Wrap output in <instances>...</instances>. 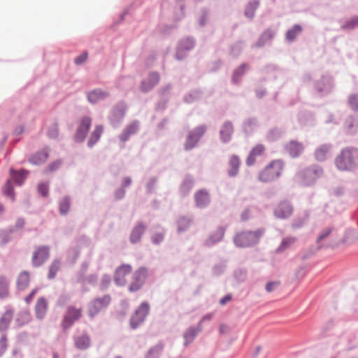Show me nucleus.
Wrapping results in <instances>:
<instances>
[{"instance_id": "obj_1", "label": "nucleus", "mask_w": 358, "mask_h": 358, "mask_svg": "<svg viewBox=\"0 0 358 358\" xmlns=\"http://www.w3.org/2000/svg\"><path fill=\"white\" fill-rule=\"evenodd\" d=\"M358 150L353 147L343 149L341 154L335 159L336 166L340 171H351L357 166Z\"/></svg>"}, {"instance_id": "obj_2", "label": "nucleus", "mask_w": 358, "mask_h": 358, "mask_svg": "<svg viewBox=\"0 0 358 358\" xmlns=\"http://www.w3.org/2000/svg\"><path fill=\"white\" fill-rule=\"evenodd\" d=\"M264 233V228L255 231H245L236 234L234 238V243L238 248L252 247L259 242Z\"/></svg>"}, {"instance_id": "obj_3", "label": "nucleus", "mask_w": 358, "mask_h": 358, "mask_svg": "<svg viewBox=\"0 0 358 358\" xmlns=\"http://www.w3.org/2000/svg\"><path fill=\"white\" fill-rule=\"evenodd\" d=\"M322 175V168L319 165L313 164L298 172L296 178L300 185L303 186H310L313 185L318 178H321Z\"/></svg>"}, {"instance_id": "obj_4", "label": "nucleus", "mask_w": 358, "mask_h": 358, "mask_svg": "<svg viewBox=\"0 0 358 358\" xmlns=\"http://www.w3.org/2000/svg\"><path fill=\"white\" fill-rule=\"evenodd\" d=\"M283 168L284 163L282 160H273L259 172L258 179L264 183L274 181L280 176Z\"/></svg>"}, {"instance_id": "obj_5", "label": "nucleus", "mask_w": 358, "mask_h": 358, "mask_svg": "<svg viewBox=\"0 0 358 358\" xmlns=\"http://www.w3.org/2000/svg\"><path fill=\"white\" fill-rule=\"evenodd\" d=\"M149 275V269L146 266H141L135 270L131 276V282L128 287L131 293L139 291L145 285Z\"/></svg>"}, {"instance_id": "obj_6", "label": "nucleus", "mask_w": 358, "mask_h": 358, "mask_svg": "<svg viewBox=\"0 0 358 358\" xmlns=\"http://www.w3.org/2000/svg\"><path fill=\"white\" fill-rule=\"evenodd\" d=\"M207 127L201 124L190 130L186 137L183 148L185 151H190L197 146L199 141L206 132Z\"/></svg>"}, {"instance_id": "obj_7", "label": "nucleus", "mask_w": 358, "mask_h": 358, "mask_svg": "<svg viewBox=\"0 0 358 358\" xmlns=\"http://www.w3.org/2000/svg\"><path fill=\"white\" fill-rule=\"evenodd\" d=\"M150 310L149 303L147 301L142 302L129 320L130 328L135 330L143 324L150 313Z\"/></svg>"}, {"instance_id": "obj_8", "label": "nucleus", "mask_w": 358, "mask_h": 358, "mask_svg": "<svg viewBox=\"0 0 358 358\" xmlns=\"http://www.w3.org/2000/svg\"><path fill=\"white\" fill-rule=\"evenodd\" d=\"M127 106L124 101L117 103L110 109L108 119L113 128H117L121 124L126 115Z\"/></svg>"}, {"instance_id": "obj_9", "label": "nucleus", "mask_w": 358, "mask_h": 358, "mask_svg": "<svg viewBox=\"0 0 358 358\" xmlns=\"http://www.w3.org/2000/svg\"><path fill=\"white\" fill-rule=\"evenodd\" d=\"M111 297L109 294H105L102 297H97L92 300L88 306V315L94 319L102 309L106 308L110 303Z\"/></svg>"}, {"instance_id": "obj_10", "label": "nucleus", "mask_w": 358, "mask_h": 358, "mask_svg": "<svg viewBox=\"0 0 358 358\" xmlns=\"http://www.w3.org/2000/svg\"><path fill=\"white\" fill-rule=\"evenodd\" d=\"M334 87V80L329 75H322L314 83V89L320 96L330 94Z\"/></svg>"}, {"instance_id": "obj_11", "label": "nucleus", "mask_w": 358, "mask_h": 358, "mask_svg": "<svg viewBox=\"0 0 358 358\" xmlns=\"http://www.w3.org/2000/svg\"><path fill=\"white\" fill-rule=\"evenodd\" d=\"M91 125L92 120L90 117L85 116L81 119L73 136V140L76 143H81L85 141Z\"/></svg>"}, {"instance_id": "obj_12", "label": "nucleus", "mask_w": 358, "mask_h": 358, "mask_svg": "<svg viewBox=\"0 0 358 358\" xmlns=\"http://www.w3.org/2000/svg\"><path fill=\"white\" fill-rule=\"evenodd\" d=\"M81 313L82 310L80 308H76L73 306H69L62 322V327L63 329L66 330L69 329L75 322L80 318L82 315Z\"/></svg>"}, {"instance_id": "obj_13", "label": "nucleus", "mask_w": 358, "mask_h": 358, "mask_svg": "<svg viewBox=\"0 0 358 358\" xmlns=\"http://www.w3.org/2000/svg\"><path fill=\"white\" fill-rule=\"evenodd\" d=\"M293 206L288 200H282L279 202L273 210V215L279 220L288 219L293 213Z\"/></svg>"}, {"instance_id": "obj_14", "label": "nucleus", "mask_w": 358, "mask_h": 358, "mask_svg": "<svg viewBox=\"0 0 358 358\" xmlns=\"http://www.w3.org/2000/svg\"><path fill=\"white\" fill-rule=\"evenodd\" d=\"M195 46V41L192 37H187L181 40L176 49V58L178 60H182L187 56V52L192 50Z\"/></svg>"}, {"instance_id": "obj_15", "label": "nucleus", "mask_w": 358, "mask_h": 358, "mask_svg": "<svg viewBox=\"0 0 358 358\" xmlns=\"http://www.w3.org/2000/svg\"><path fill=\"white\" fill-rule=\"evenodd\" d=\"M132 271L129 264H122L117 267L114 273V282L118 287H124L127 284L126 276Z\"/></svg>"}, {"instance_id": "obj_16", "label": "nucleus", "mask_w": 358, "mask_h": 358, "mask_svg": "<svg viewBox=\"0 0 358 358\" xmlns=\"http://www.w3.org/2000/svg\"><path fill=\"white\" fill-rule=\"evenodd\" d=\"M160 75L157 71L150 72L148 77L143 79L140 85V90L143 93L150 92L159 82Z\"/></svg>"}, {"instance_id": "obj_17", "label": "nucleus", "mask_w": 358, "mask_h": 358, "mask_svg": "<svg viewBox=\"0 0 358 358\" xmlns=\"http://www.w3.org/2000/svg\"><path fill=\"white\" fill-rule=\"evenodd\" d=\"M22 180V173L20 171L15 172L12 169H10V179L8 180L7 183L3 187L4 194L10 197L12 200L14 199L13 193L12 182L15 183L17 185H20Z\"/></svg>"}, {"instance_id": "obj_18", "label": "nucleus", "mask_w": 358, "mask_h": 358, "mask_svg": "<svg viewBox=\"0 0 358 358\" xmlns=\"http://www.w3.org/2000/svg\"><path fill=\"white\" fill-rule=\"evenodd\" d=\"M50 256V248L46 245L38 247L34 252L32 264L35 267L41 266Z\"/></svg>"}, {"instance_id": "obj_19", "label": "nucleus", "mask_w": 358, "mask_h": 358, "mask_svg": "<svg viewBox=\"0 0 358 358\" xmlns=\"http://www.w3.org/2000/svg\"><path fill=\"white\" fill-rule=\"evenodd\" d=\"M234 133V127L231 121L226 120L220 127L219 135L220 141L224 143H229Z\"/></svg>"}, {"instance_id": "obj_20", "label": "nucleus", "mask_w": 358, "mask_h": 358, "mask_svg": "<svg viewBox=\"0 0 358 358\" xmlns=\"http://www.w3.org/2000/svg\"><path fill=\"white\" fill-rule=\"evenodd\" d=\"M139 129L140 121L138 120L132 121L131 123L127 124L119 134V140L122 143L127 142L129 139L130 136L135 135L138 132Z\"/></svg>"}, {"instance_id": "obj_21", "label": "nucleus", "mask_w": 358, "mask_h": 358, "mask_svg": "<svg viewBox=\"0 0 358 358\" xmlns=\"http://www.w3.org/2000/svg\"><path fill=\"white\" fill-rule=\"evenodd\" d=\"M147 225L143 221H138L132 228L130 236L129 241L132 244H136L141 240L142 236L147 230Z\"/></svg>"}, {"instance_id": "obj_22", "label": "nucleus", "mask_w": 358, "mask_h": 358, "mask_svg": "<svg viewBox=\"0 0 358 358\" xmlns=\"http://www.w3.org/2000/svg\"><path fill=\"white\" fill-rule=\"evenodd\" d=\"M194 199L196 207L199 209H204L207 208L210 203V194L205 189L196 191L194 193Z\"/></svg>"}, {"instance_id": "obj_23", "label": "nucleus", "mask_w": 358, "mask_h": 358, "mask_svg": "<svg viewBox=\"0 0 358 358\" xmlns=\"http://www.w3.org/2000/svg\"><path fill=\"white\" fill-rule=\"evenodd\" d=\"M109 95L110 94L108 91L101 88L92 90L87 93V100L92 104H96L99 101L106 99Z\"/></svg>"}, {"instance_id": "obj_24", "label": "nucleus", "mask_w": 358, "mask_h": 358, "mask_svg": "<svg viewBox=\"0 0 358 358\" xmlns=\"http://www.w3.org/2000/svg\"><path fill=\"white\" fill-rule=\"evenodd\" d=\"M259 120L256 117H250L244 120L241 124L243 132L247 136H251L259 127Z\"/></svg>"}, {"instance_id": "obj_25", "label": "nucleus", "mask_w": 358, "mask_h": 358, "mask_svg": "<svg viewBox=\"0 0 358 358\" xmlns=\"http://www.w3.org/2000/svg\"><path fill=\"white\" fill-rule=\"evenodd\" d=\"M202 331L201 324H197L196 327H190L187 328L183 334L184 346L187 347L196 338L197 335Z\"/></svg>"}, {"instance_id": "obj_26", "label": "nucleus", "mask_w": 358, "mask_h": 358, "mask_svg": "<svg viewBox=\"0 0 358 358\" xmlns=\"http://www.w3.org/2000/svg\"><path fill=\"white\" fill-rule=\"evenodd\" d=\"M228 165V176L230 178L236 177L239 173V169L241 166V159L239 157L236 155H231L229 158Z\"/></svg>"}, {"instance_id": "obj_27", "label": "nucleus", "mask_w": 358, "mask_h": 358, "mask_svg": "<svg viewBox=\"0 0 358 358\" xmlns=\"http://www.w3.org/2000/svg\"><path fill=\"white\" fill-rule=\"evenodd\" d=\"M50 148L45 147L42 150L37 151L29 157V162L34 165H40L44 163L49 157Z\"/></svg>"}, {"instance_id": "obj_28", "label": "nucleus", "mask_w": 358, "mask_h": 358, "mask_svg": "<svg viewBox=\"0 0 358 358\" xmlns=\"http://www.w3.org/2000/svg\"><path fill=\"white\" fill-rule=\"evenodd\" d=\"M285 150L289 155L294 158L299 157L303 150V144L296 141H291L285 145Z\"/></svg>"}, {"instance_id": "obj_29", "label": "nucleus", "mask_w": 358, "mask_h": 358, "mask_svg": "<svg viewBox=\"0 0 358 358\" xmlns=\"http://www.w3.org/2000/svg\"><path fill=\"white\" fill-rule=\"evenodd\" d=\"M250 69L248 63H243L238 67L235 69L231 76V83L234 85H239L241 82L242 77Z\"/></svg>"}, {"instance_id": "obj_30", "label": "nucleus", "mask_w": 358, "mask_h": 358, "mask_svg": "<svg viewBox=\"0 0 358 358\" xmlns=\"http://www.w3.org/2000/svg\"><path fill=\"white\" fill-rule=\"evenodd\" d=\"M224 234V228L222 227H219L215 230L209 236V238L206 241L205 245L206 247H212L216 243L220 242Z\"/></svg>"}, {"instance_id": "obj_31", "label": "nucleus", "mask_w": 358, "mask_h": 358, "mask_svg": "<svg viewBox=\"0 0 358 358\" xmlns=\"http://www.w3.org/2000/svg\"><path fill=\"white\" fill-rule=\"evenodd\" d=\"M344 128L347 134H355L358 128V116L354 115H348L345 120Z\"/></svg>"}, {"instance_id": "obj_32", "label": "nucleus", "mask_w": 358, "mask_h": 358, "mask_svg": "<svg viewBox=\"0 0 358 358\" xmlns=\"http://www.w3.org/2000/svg\"><path fill=\"white\" fill-rule=\"evenodd\" d=\"M153 228L156 231L151 235L152 243L159 245L164 241L166 230L159 224L155 225Z\"/></svg>"}, {"instance_id": "obj_33", "label": "nucleus", "mask_w": 358, "mask_h": 358, "mask_svg": "<svg viewBox=\"0 0 358 358\" xmlns=\"http://www.w3.org/2000/svg\"><path fill=\"white\" fill-rule=\"evenodd\" d=\"M194 180L192 176L187 175L184 178L179 189V193L181 196L185 197L189 194L194 186Z\"/></svg>"}, {"instance_id": "obj_34", "label": "nucleus", "mask_w": 358, "mask_h": 358, "mask_svg": "<svg viewBox=\"0 0 358 358\" xmlns=\"http://www.w3.org/2000/svg\"><path fill=\"white\" fill-rule=\"evenodd\" d=\"M264 150L265 148L262 144H258L255 146L247 157L246 164L249 166L254 165L256 162V157L262 155Z\"/></svg>"}, {"instance_id": "obj_35", "label": "nucleus", "mask_w": 358, "mask_h": 358, "mask_svg": "<svg viewBox=\"0 0 358 358\" xmlns=\"http://www.w3.org/2000/svg\"><path fill=\"white\" fill-rule=\"evenodd\" d=\"M48 310V303L44 297L38 299L35 306V313L38 319L42 320L45 317Z\"/></svg>"}, {"instance_id": "obj_36", "label": "nucleus", "mask_w": 358, "mask_h": 358, "mask_svg": "<svg viewBox=\"0 0 358 358\" xmlns=\"http://www.w3.org/2000/svg\"><path fill=\"white\" fill-rule=\"evenodd\" d=\"M192 222V218L191 217L185 215L178 217L176 221L178 233L182 234L186 231L191 226Z\"/></svg>"}, {"instance_id": "obj_37", "label": "nucleus", "mask_w": 358, "mask_h": 358, "mask_svg": "<svg viewBox=\"0 0 358 358\" xmlns=\"http://www.w3.org/2000/svg\"><path fill=\"white\" fill-rule=\"evenodd\" d=\"M259 5V0H252L248 1L245 8L244 15L250 20H253L255 16V12Z\"/></svg>"}, {"instance_id": "obj_38", "label": "nucleus", "mask_w": 358, "mask_h": 358, "mask_svg": "<svg viewBox=\"0 0 358 358\" xmlns=\"http://www.w3.org/2000/svg\"><path fill=\"white\" fill-rule=\"evenodd\" d=\"M275 36V32L268 28L266 29L259 36L257 43L252 45V47L262 48L265 45L268 41L272 40Z\"/></svg>"}, {"instance_id": "obj_39", "label": "nucleus", "mask_w": 358, "mask_h": 358, "mask_svg": "<svg viewBox=\"0 0 358 358\" xmlns=\"http://www.w3.org/2000/svg\"><path fill=\"white\" fill-rule=\"evenodd\" d=\"M103 127L101 125H97L94 130L91 134L90 138L87 141V146L90 148H93V146L99 141L101 136L103 133Z\"/></svg>"}, {"instance_id": "obj_40", "label": "nucleus", "mask_w": 358, "mask_h": 358, "mask_svg": "<svg viewBox=\"0 0 358 358\" xmlns=\"http://www.w3.org/2000/svg\"><path fill=\"white\" fill-rule=\"evenodd\" d=\"M302 27L299 24H295L291 29H288L285 34V38L289 42H293L296 37L302 32Z\"/></svg>"}, {"instance_id": "obj_41", "label": "nucleus", "mask_w": 358, "mask_h": 358, "mask_svg": "<svg viewBox=\"0 0 358 358\" xmlns=\"http://www.w3.org/2000/svg\"><path fill=\"white\" fill-rule=\"evenodd\" d=\"M164 345L162 343H158L157 345L151 347L146 355H145V358H159Z\"/></svg>"}, {"instance_id": "obj_42", "label": "nucleus", "mask_w": 358, "mask_h": 358, "mask_svg": "<svg viewBox=\"0 0 358 358\" xmlns=\"http://www.w3.org/2000/svg\"><path fill=\"white\" fill-rule=\"evenodd\" d=\"M331 145L324 144L318 148L315 152V157L317 161L323 162L327 159V155L331 149Z\"/></svg>"}, {"instance_id": "obj_43", "label": "nucleus", "mask_w": 358, "mask_h": 358, "mask_svg": "<svg viewBox=\"0 0 358 358\" xmlns=\"http://www.w3.org/2000/svg\"><path fill=\"white\" fill-rule=\"evenodd\" d=\"M91 340L88 335L83 334L75 340L76 347L80 350H86L90 346Z\"/></svg>"}, {"instance_id": "obj_44", "label": "nucleus", "mask_w": 358, "mask_h": 358, "mask_svg": "<svg viewBox=\"0 0 358 358\" xmlns=\"http://www.w3.org/2000/svg\"><path fill=\"white\" fill-rule=\"evenodd\" d=\"M284 134V129L278 127H274L268 130L266 134V139L269 142H273L280 138Z\"/></svg>"}, {"instance_id": "obj_45", "label": "nucleus", "mask_w": 358, "mask_h": 358, "mask_svg": "<svg viewBox=\"0 0 358 358\" xmlns=\"http://www.w3.org/2000/svg\"><path fill=\"white\" fill-rule=\"evenodd\" d=\"M202 94L203 93L200 90H191L184 96L183 101L189 104L192 103L193 102L200 99Z\"/></svg>"}, {"instance_id": "obj_46", "label": "nucleus", "mask_w": 358, "mask_h": 358, "mask_svg": "<svg viewBox=\"0 0 358 358\" xmlns=\"http://www.w3.org/2000/svg\"><path fill=\"white\" fill-rule=\"evenodd\" d=\"M13 313L11 310L6 311L2 316L0 317V331H5L11 320L13 319Z\"/></svg>"}, {"instance_id": "obj_47", "label": "nucleus", "mask_w": 358, "mask_h": 358, "mask_svg": "<svg viewBox=\"0 0 358 358\" xmlns=\"http://www.w3.org/2000/svg\"><path fill=\"white\" fill-rule=\"evenodd\" d=\"M70 198L68 196H64L59 200V210L62 215H66L70 210Z\"/></svg>"}, {"instance_id": "obj_48", "label": "nucleus", "mask_w": 358, "mask_h": 358, "mask_svg": "<svg viewBox=\"0 0 358 358\" xmlns=\"http://www.w3.org/2000/svg\"><path fill=\"white\" fill-rule=\"evenodd\" d=\"M158 178L157 176H150L146 184L145 190L147 194H152L155 192L157 187Z\"/></svg>"}, {"instance_id": "obj_49", "label": "nucleus", "mask_w": 358, "mask_h": 358, "mask_svg": "<svg viewBox=\"0 0 358 358\" xmlns=\"http://www.w3.org/2000/svg\"><path fill=\"white\" fill-rule=\"evenodd\" d=\"M357 27H358V15L352 16L341 25V29L343 30H352Z\"/></svg>"}, {"instance_id": "obj_50", "label": "nucleus", "mask_w": 358, "mask_h": 358, "mask_svg": "<svg viewBox=\"0 0 358 358\" xmlns=\"http://www.w3.org/2000/svg\"><path fill=\"white\" fill-rule=\"evenodd\" d=\"M227 268V261L222 260L213 265L212 268V273L214 276H220L222 275Z\"/></svg>"}, {"instance_id": "obj_51", "label": "nucleus", "mask_w": 358, "mask_h": 358, "mask_svg": "<svg viewBox=\"0 0 358 358\" xmlns=\"http://www.w3.org/2000/svg\"><path fill=\"white\" fill-rule=\"evenodd\" d=\"M334 229V227H329L322 231L316 241L318 250L321 249L323 247L322 245V241L327 238L331 234Z\"/></svg>"}, {"instance_id": "obj_52", "label": "nucleus", "mask_w": 358, "mask_h": 358, "mask_svg": "<svg viewBox=\"0 0 358 358\" xmlns=\"http://www.w3.org/2000/svg\"><path fill=\"white\" fill-rule=\"evenodd\" d=\"M61 262L58 259H55L49 267L48 278L52 280L55 278L58 271L59 270Z\"/></svg>"}, {"instance_id": "obj_53", "label": "nucleus", "mask_w": 358, "mask_h": 358, "mask_svg": "<svg viewBox=\"0 0 358 358\" xmlns=\"http://www.w3.org/2000/svg\"><path fill=\"white\" fill-rule=\"evenodd\" d=\"M295 238L292 237H287L285 238H283L281 243L278 246V248L276 249V252L278 253L282 252L285 251L286 249H287L292 243H294Z\"/></svg>"}, {"instance_id": "obj_54", "label": "nucleus", "mask_w": 358, "mask_h": 358, "mask_svg": "<svg viewBox=\"0 0 358 358\" xmlns=\"http://www.w3.org/2000/svg\"><path fill=\"white\" fill-rule=\"evenodd\" d=\"M244 47V42L239 41L231 46V54L236 57L242 52Z\"/></svg>"}, {"instance_id": "obj_55", "label": "nucleus", "mask_w": 358, "mask_h": 358, "mask_svg": "<svg viewBox=\"0 0 358 358\" xmlns=\"http://www.w3.org/2000/svg\"><path fill=\"white\" fill-rule=\"evenodd\" d=\"M348 102L353 111L358 112V93L350 94L348 97Z\"/></svg>"}, {"instance_id": "obj_56", "label": "nucleus", "mask_w": 358, "mask_h": 358, "mask_svg": "<svg viewBox=\"0 0 358 358\" xmlns=\"http://www.w3.org/2000/svg\"><path fill=\"white\" fill-rule=\"evenodd\" d=\"M59 134L57 123L52 124L48 130V136L51 139H57Z\"/></svg>"}, {"instance_id": "obj_57", "label": "nucleus", "mask_w": 358, "mask_h": 358, "mask_svg": "<svg viewBox=\"0 0 358 358\" xmlns=\"http://www.w3.org/2000/svg\"><path fill=\"white\" fill-rule=\"evenodd\" d=\"M8 294V282L4 277H0V298H4Z\"/></svg>"}, {"instance_id": "obj_58", "label": "nucleus", "mask_w": 358, "mask_h": 358, "mask_svg": "<svg viewBox=\"0 0 358 358\" xmlns=\"http://www.w3.org/2000/svg\"><path fill=\"white\" fill-rule=\"evenodd\" d=\"M110 282H111L110 275L108 274L103 275V276L101 279V282H100V286H99L100 290H101V291L106 290L108 288Z\"/></svg>"}, {"instance_id": "obj_59", "label": "nucleus", "mask_w": 358, "mask_h": 358, "mask_svg": "<svg viewBox=\"0 0 358 358\" xmlns=\"http://www.w3.org/2000/svg\"><path fill=\"white\" fill-rule=\"evenodd\" d=\"M88 266H89V263L87 262H83L82 266H81V269L78 275V282L85 284L84 275L88 268Z\"/></svg>"}, {"instance_id": "obj_60", "label": "nucleus", "mask_w": 358, "mask_h": 358, "mask_svg": "<svg viewBox=\"0 0 358 358\" xmlns=\"http://www.w3.org/2000/svg\"><path fill=\"white\" fill-rule=\"evenodd\" d=\"M7 348V337L5 334H0V357L6 352Z\"/></svg>"}, {"instance_id": "obj_61", "label": "nucleus", "mask_w": 358, "mask_h": 358, "mask_svg": "<svg viewBox=\"0 0 358 358\" xmlns=\"http://www.w3.org/2000/svg\"><path fill=\"white\" fill-rule=\"evenodd\" d=\"M38 192L43 197H47L49 194V186L47 183L41 182L38 185Z\"/></svg>"}, {"instance_id": "obj_62", "label": "nucleus", "mask_w": 358, "mask_h": 358, "mask_svg": "<svg viewBox=\"0 0 358 358\" xmlns=\"http://www.w3.org/2000/svg\"><path fill=\"white\" fill-rule=\"evenodd\" d=\"M247 276V271L243 268H239L234 271V278L238 281L243 282Z\"/></svg>"}, {"instance_id": "obj_63", "label": "nucleus", "mask_w": 358, "mask_h": 358, "mask_svg": "<svg viewBox=\"0 0 358 358\" xmlns=\"http://www.w3.org/2000/svg\"><path fill=\"white\" fill-rule=\"evenodd\" d=\"M85 283H87L92 286H96L98 282V275L97 274H90L88 276L84 275Z\"/></svg>"}, {"instance_id": "obj_64", "label": "nucleus", "mask_w": 358, "mask_h": 358, "mask_svg": "<svg viewBox=\"0 0 358 358\" xmlns=\"http://www.w3.org/2000/svg\"><path fill=\"white\" fill-rule=\"evenodd\" d=\"M62 164V161L61 159H58L50 163L46 168V172L52 173L57 171V169H59Z\"/></svg>"}]
</instances>
